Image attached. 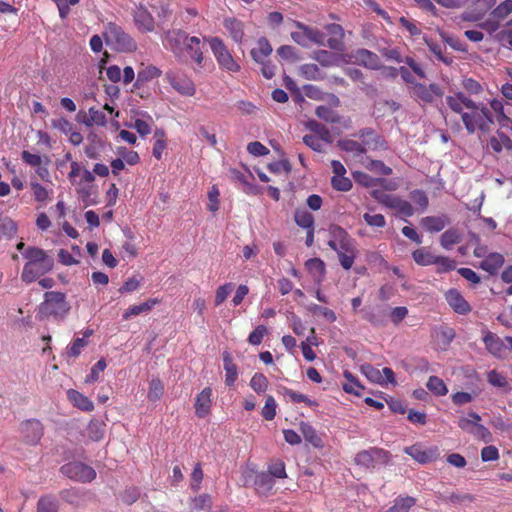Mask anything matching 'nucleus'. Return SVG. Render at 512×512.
<instances>
[{
    "label": "nucleus",
    "instance_id": "f257e3e1",
    "mask_svg": "<svg viewBox=\"0 0 512 512\" xmlns=\"http://www.w3.org/2000/svg\"><path fill=\"white\" fill-rule=\"evenodd\" d=\"M328 233V246L337 253L342 268L351 269L358 254L355 240L339 225H331Z\"/></svg>",
    "mask_w": 512,
    "mask_h": 512
},
{
    "label": "nucleus",
    "instance_id": "f03ea898",
    "mask_svg": "<svg viewBox=\"0 0 512 512\" xmlns=\"http://www.w3.org/2000/svg\"><path fill=\"white\" fill-rule=\"evenodd\" d=\"M22 255L27 259L21 273V279L25 283L34 282L54 266L53 259L41 248L28 247Z\"/></svg>",
    "mask_w": 512,
    "mask_h": 512
},
{
    "label": "nucleus",
    "instance_id": "7ed1b4c3",
    "mask_svg": "<svg viewBox=\"0 0 512 512\" xmlns=\"http://www.w3.org/2000/svg\"><path fill=\"white\" fill-rule=\"evenodd\" d=\"M69 311L70 305L66 301L65 294L50 291L44 294V301L39 306L38 316L41 320L49 317L63 320Z\"/></svg>",
    "mask_w": 512,
    "mask_h": 512
},
{
    "label": "nucleus",
    "instance_id": "20e7f679",
    "mask_svg": "<svg viewBox=\"0 0 512 512\" xmlns=\"http://www.w3.org/2000/svg\"><path fill=\"white\" fill-rule=\"evenodd\" d=\"M462 121L470 134L477 130L488 132L490 125L493 123L490 110L484 104L475 102H473L472 107L463 113Z\"/></svg>",
    "mask_w": 512,
    "mask_h": 512
},
{
    "label": "nucleus",
    "instance_id": "39448f33",
    "mask_svg": "<svg viewBox=\"0 0 512 512\" xmlns=\"http://www.w3.org/2000/svg\"><path fill=\"white\" fill-rule=\"evenodd\" d=\"M107 44L113 45L121 52H132L136 50L137 44L119 25L109 22L105 25L103 33Z\"/></svg>",
    "mask_w": 512,
    "mask_h": 512
},
{
    "label": "nucleus",
    "instance_id": "423d86ee",
    "mask_svg": "<svg viewBox=\"0 0 512 512\" xmlns=\"http://www.w3.org/2000/svg\"><path fill=\"white\" fill-rule=\"evenodd\" d=\"M189 37L184 30L173 28L162 33L161 41L164 49L170 51L178 62H183L182 47Z\"/></svg>",
    "mask_w": 512,
    "mask_h": 512
},
{
    "label": "nucleus",
    "instance_id": "0eeeda50",
    "mask_svg": "<svg viewBox=\"0 0 512 512\" xmlns=\"http://www.w3.org/2000/svg\"><path fill=\"white\" fill-rule=\"evenodd\" d=\"M207 41L218 65L222 69L228 72H238L240 70V65L234 60L231 52L220 38L212 37Z\"/></svg>",
    "mask_w": 512,
    "mask_h": 512
},
{
    "label": "nucleus",
    "instance_id": "6e6552de",
    "mask_svg": "<svg viewBox=\"0 0 512 512\" xmlns=\"http://www.w3.org/2000/svg\"><path fill=\"white\" fill-rule=\"evenodd\" d=\"M165 80L182 96L192 97L196 93L195 83L182 70H168L165 73Z\"/></svg>",
    "mask_w": 512,
    "mask_h": 512
},
{
    "label": "nucleus",
    "instance_id": "1a4fd4ad",
    "mask_svg": "<svg viewBox=\"0 0 512 512\" xmlns=\"http://www.w3.org/2000/svg\"><path fill=\"white\" fill-rule=\"evenodd\" d=\"M60 470L68 478L83 483L91 482L96 477L95 470L82 462L64 464Z\"/></svg>",
    "mask_w": 512,
    "mask_h": 512
},
{
    "label": "nucleus",
    "instance_id": "9d476101",
    "mask_svg": "<svg viewBox=\"0 0 512 512\" xmlns=\"http://www.w3.org/2000/svg\"><path fill=\"white\" fill-rule=\"evenodd\" d=\"M413 95L424 103H432L443 96V90L437 84L425 85L415 83L412 86Z\"/></svg>",
    "mask_w": 512,
    "mask_h": 512
},
{
    "label": "nucleus",
    "instance_id": "9b49d317",
    "mask_svg": "<svg viewBox=\"0 0 512 512\" xmlns=\"http://www.w3.org/2000/svg\"><path fill=\"white\" fill-rule=\"evenodd\" d=\"M183 50V62L186 63L188 59L194 61L198 66L203 64V52L201 49V40L199 37L190 36L185 42Z\"/></svg>",
    "mask_w": 512,
    "mask_h": 512
},
{
    "label": "nucleus",
    "instance_id": "f8f14e48",
    "mask_svg": "<svg viewBox=\"0 0 512 512\" xmlns=\"http://www.w3.org/2000/svg\"><path fill=\"white\" fill-rule=\"evenodd\" d=\"M404 452L420 464L433 462L439 457L437 447L423 448L420 445H412L406 447Z\"/></svg>",
    "mask_w": 512,
    "mask_h": 512
},
{
    "label": "nucleus",
    "instance_id": "ddd939ff",
    "mask_svg": "<svg viewBox=\"0 0 512 512\" xmlns=\"http://www.w3.org/2000/svg\"><path fill=\"white\" fill-rule=\"evenodd\" d=\"M445 300L450 308L457 314L467 315L471 311L470 304L457 289H449L445 293Z\"/></svg>",
    "mask_w": 512,
    "mask_h": 512
},
{
    "label": "nucleus",
    "instance_id": "4468645a",
    "mask_svg": "<svg viewBox=\"0 0 512 512\" xmlns=\"http://www.w3.org/2000/svg\"><path fill=\"white\" fill-rule=\"evenodd\" d=\"M492 110L496 113L497 121L501 126H509L512 120V104L502 99H493L490 102Z\"/></svg>",
    "mask_w": 512,
    "mask_h": 512
},
{
    "label": "nucleus",
    "instance_id": "2eb2a0df",
    "mask_svg": "<svg viewBox=\"0 0 512 512\" xmlns=\"http://www.w3.org/2000/svg\"><path fill=\"white\" fill-rule=\"evenodd\" d=\"M133 19L136 27L142 32H152L155 28L153 16L141 5L134 10Z\"/></svg>",
    "mask_w": 512,
    "mask_h": 512
},
{
    "label": "nucleus",
    "instance_id": "dca6fc26",
    "mask_svg": "<svg viewBox=\"0 0 512 512\" xmlns=\"http://www.w3.org/2000/svg\"><path fill=\"white\" fill-rule=\"evenodd\" d=\"M21 432L27 443L35 445L43 435V427L38 420H27L21 424Z\"/></svg>",
    "mask_w": 512,
    "mask_h": 512
},
{
    "label": "nucleus",
    "instance_id": "f3484780",
    "mask_svg": "<svg viewBox=\"0 0 512 512\" xmlns=\"http://www.w3.org/2000/svg\"><path fill=\"white\" fill-rule=\"evenodd\" d=\"M387 452L379 448H370L356 454L355 463L364 468L374 467L376 460L386 457Z\"/></svg>",
    "mask_w": 512,
    "mask_h": 512
},
{
    "label": "nucleus",
    "instance_id": "a211bd4d",
    "mask_svg": "<svg viewBox=\"0 0 512 512\" xmlns=\"http://www.w3.org/2000/svg\"><path fill=\"white\" fill-rule=\"evenodd\" d=\"M212 389L210 387L204 388L196 397L195 401V414L199 418L206 417L211 410L212 406Z\"/></svg>",
    "mask_w": 512,
    "mask_h": 512
},
{
    "label": "nucleus",
    "instance_id": "6ab92c4d",
    "mask_svg": "<svg viewBox=\"0 0 512 512\" xmlns=\"http://www.w3.org/2000/svg\"><path fill=\"white\" fill-rule=\"evenodd\" d=\"M483 342L486 350L494 357L501 358L505 349L503 340L495 333L483 331Z\"/></svg>",
    "mask_w": 512,
    "mask_h": 512
},
{
    "label": "nucleus",
    "instance_id": "aec40b11",
    "mask_svg": "<svg viewBox=\"0 0 512 512\" xmlns=\"http://www.w3.org/2000/svg\"><path fill=\"white\" fill-rule=\"evenodd\" d=\"M330 38L326 41L327 46L333 50L341 51L343 49L344 30L341 25L331 23L325 26Z\"/></svg>",
    "mask_w": 512,
    "mask_h": 512
},
{
    "label": "nucleus",
    "instance_id": "412c9836",
    "mask_svg": "<svg viewBox=\"0 0 512 512\" xmlns=\"http://www.w3.org/2000/svg\"><path fill=\"white\" fill-rule=\"evenodd\" d=\"M446 102L452 111L460 114L462 117L463 113L473 106L474 101L460 92L452 96H447Z\"/></svg>",
    "mask_w": 512,
    "mask_h": 512
},
{
    "label": "nucleus",
    "instance_id": "4be33fe9",
    "mask_svg": "<svg viewBox=\"0 0 512 512\" xmlns=\"http://www.w3.org/2000/svg\"><path fill=\"white\" fill-rule=\"evenodd\" d=\"M355 61L369 69H379L381 67V61L377 54L367 50L359 49L354 55Z\"/></svg>",
    "mask_w": 512,
    "mask_h": 512
},
{
    "label": "nucleus",
    "instance_id": "5701e85b",
    "mask_svg": "<svg viewBox=\"0 0 512 512\" xmlns=\"http://www.w3.org/2000/svg\"><path fill=\"white\" fill-rule=\"evenodd\" d=\"M161 74H162V71L158 67H156L154 65L145 66L138 71V74H137V77H136V80H135L133 86H134V88L139 89L147 82H150L153 79L160 77Z\"/></svg>",
    "mask_w": 512,
    "mask_h": 512
},
{
    "label": "nucleus",
    "instance_id": "b1692460",
    "mask_svg": "<svg viewBox=\"0 0 512 512\" xmlns=\"http://www.w3.org/2000/svg\"><path fill=\"white\" fill-rule=\"evenodd\" d=\"M67 397L69 401L78 409L90 412L94 409L93 402L82 393L78 392L77 390L70 389L67 391Z\"/></svg>",
    "mask_w": 512,
    "mask_h": 512
},
{
    "label": "nucleus",
    "instance_id": "393cba45",
    "mask_svg": "<svg viewBox=\"0 0 512 512\" xmlns=\"http://www.w3.org/2000/svg\"><path fill=\"white\" fill-rule=\"evenodd\" d=\"M448 218L445 215L442 216H427L421 219L422 227L431 233L440 232L448 224Z\"/></svg>",
    "mask_w": 512,
    "mask_h": 512
},
{
    "label": "nucleus",
    "instance_id": "a878e982",
    "mask_svg": "<svg viewBox=\"0 0 512 512\" xmlns=\"http://www.w3.org/2000/svg\"><path fill=\"white\" fill-rule=\"evenodd\" d=\"M159 303V300L156 298L149 299L141 304L133 305L124 311L122 315L123 320H128L132 316H137L142 313H148L152 310V308Z\"/></svg>",
    "mask_w": 512,
    "mask_h": 512
},
{
    "label": "nucleus",
    "instance_id": "bb28decb",
    "mask_svg": "<svg viewBox=\"0 0 512 512\" xmlns=\"http://www.w3.org/2000/svg\"><path fill=\"white\" fill-rule=\"evenodd\" d=\"M295 26L299 28L300 30H304L305 34L307 36L308 44L310 42L315 43L319 46L327 45V42L325 41V34L321 32L317 28H312L310 26H307L299 21L295 22Z\"/></svg>",
    "mask_w": 512,
    "mask_h": 512
},
{
    "label": "nucleus",
    "instance_id": "cd10ccee",
    "mask_svg": "<svg viewBox=\"0 0 512 512\" xmlns=\"http://www.w3.org/2000/svg\"><path fill=\"white\" fill-rule=\"evenodd\" d=\"M224 27L236 43H241L244 36L243 23L235 18L224 20Z\"/></svg>",
    "mask_w": 512,
    "mask_h": 512
},
{
    "label": "nucleus",
    "instance_id": "c85d7f7f",
    "mask_svg": "<svg viewBox=\"0 0 512 512\" xmlns=\"http://www.w3.org/2000/svg\"><path fill=\"white\" fill-rule=\"evenodd\" d=\"M223 367L225 370L226 385H234L238 377L237 367L233 363L232 357L227 351L223 353Z\"/></svg>",
    "mask_w": 512,
    "mask_h": 512
},
{
    "label": "nucleus",
    "instance_id": "c756f323",
    "mask_svg": "<svg viewBox=\"0 0 512 512\" xmlns=\"http://www.w3.org/2000/svg\"><path fill=\"white\" fill-rule=\"evenodd\" d=\"M254 484L257 493L266 496L273 489L275 482L269 474L261 472L256 475Z\"/></svg>",
    "mask_w": 512,
    "mask_h": 512
},
{
    "label": "nucleus",
    "instance_id": "7c9ffc66",
    "mask_svg": "<svg viewBox=\"0 0 512 512\" xmlns=\"http://www.w3.org/2000/svg\"><path fill=\"white\" fill-rule=\"evenodd\" d=\"M272 53V47L266 38H260L257 47L251 50V56L257 63H263Z\"/></svg>",
    "mask_w": 512,
    "mask_h": 512
},
{
    "label": "nucleus",
    "instance_id": "2f4dec72",
    "mask_svg": "<svg viewBox=\"0 0 512 512\" xmlns=\"http://www.w3.org/2000/svg\"><path fill=\"white\" fill-rule=\"evenodd\" d=\"M504 257L500 253H490L480 264V267L490 274H495L503 265Z\"/></svg>",
    "mask_w": 512,
    "mask_h": 512
},
{
    "label": "nucleus",
    "instance_id": "473e14b6",
    "mask_svg": "<svg viewBox=\"0 0 512 512\" xmlns=\"http://www.w3.org/2000/svg\"><path fill=\"white\" fill-rule=\"evenodd\" d=\"M416 499L411 496H398L391 507L384 512H409L415 506Z\"/></svg>",
    "mask_w": 512,
    "mask_h": 512
},
{
    "label": "nucleus",
    "instance_id": "72a5a7b5",
    "mask_svg": "<svg viewBox=\"0 0 512 512\" xmlns=\"http://www.w3.org/2000/svg\"><path fill=\"white\" fill-rule=\"evenodd\" d=\"M488 146L496 153L502 152L504 149L512 148L511 139L504 133L498 132L495 136H492L489 140Z\"/></svg>",
    "mask_w": 512,
    "mask_h": 512
},
{
    "label": "nucleus",
    "instance_id": "f704fd0d",
    "mask_svg": "<svg viewBox=\"0 0 512 512\" xmlns=\"http://www.w3.org/2000/svg\"><path fill=\"white\" fill-rule=\"evenodd\" d=\"M305 267L313 276L314 280L320 282L325 273V264L319 258H311L305 262Z\"/></svg>",
    "mask_w": 512,
    "mask_h": 512
},
{
    "label": "nucleus",
    "instance_id": "c9c22d12",
    "mask_svg": "<svg viewBox=\"0 0 512 512\" xmlns=\"http://www.w3.org/2000/svg\"><path fill=\"white\" fill-rule=\"evenodd\" d=\"M306 127L311 132H313L312 135H316V136L322 138L325 141V143H327V144L332 143V141H333L332 135H331L330 131L328 130V128H326L323 124H321L315 120H309L306 122Z\"/></svg>",
    "mask_w": 512,
    "mask_h": 512
},
{
    "label": "nucleus",
    "instance_id": "e433bc0d",
    "mask_svg": "<svg viewBox=\"0 0 512 512\" xmlns=\"http://www.w3.org/2000/svg\"><path fill=\"white\" fill-rule=\"evenodd\" d=\"M461 240V233L457 229L451 228L446 230L441 235L440 243L444 249L450 250L455 244H458Z\"/></svg>",
    "mask_w": 512,
    "mask_h": 512
},
{
    "label": "nucleus",
    "instance_id": "4c0bfd02",
    "mask_svg": "<svg viewBox=\"0 0 512 512\" xmlns=\"http://www.w3.org/2000/svg\"><path fill=\"white\" fill-rule=\"evenodd\" d=\"M315 114L318 118L324 120L325 122L333 124L341 123V116L329 106H318L315 110Z\"/></svg>",
    "mask_w": 512,
    "mask_h": 512
},
{
    "label": "nucleus",
    "instance_id": "58836bf2",
    "mask_svg": "<svg viewBox=\"0 0 512 512\" xmlns=\"http://www.w3.org/2000/svg\"><path fill=\"white\" fill-rule=\"evenodd\" d=\"M480 421H481V416L478 413L471 411L468 413L467 416L460 417L458 419L457 424L461 430L471 434V432L473 431V428Z\"/></svg>",
    "mask_w": 512,
    "mask_h": 512
},
{
    "label": "nucleus",
    "instance_id": "ea45409f",
    "mask_svg": "<svg viewBox=\"0 0 512 512\" xmlns=\"http://www.w3.org/2000/svg\"><path fill=\"white\" fill-rule=\"evenodd\" d=\"M294 220L303 229L311 230L314 227V216L305 209L296 210Z\"/></svg>",
    "mask_w": 512,
    "mask_h": 512
},
{
    "label": "nucleus",
    "instance_id": "a19ab883",
    "mask_svg": "<svg viewBox=\"0 0 512 512\" xmlns=\"http://www.w3.org/2000/svg\"><path fill=\"white\" fill-rule=\"evenodd\" d=\"M373 197L383 206H385L388 209L395 210L397 207V204L401 200V197L393 194H387L380 191H374Z\"/></svg>",
    "mask_w": 512,
    "mask_h": 512
},
{
    "label": "nucleus",
    "instance_id": "79ce46f5",
    "mask_svg": "<svg viewBox=\"0 0 512 512\" xmlns=\"http://www.w3.org/2000/svg\"><path fill=\"white\" fill-rule=\"evenodd\" d=\"M413 260L420 266H429L433 265L435 262V257L433 253L426 250L425 248H420L415 250L412 253Z\"/></svg>",
    "mask_w": 512,
    "mask_h": 512
},
{
    "label": "nucleus",
    "instance_id": "37998d69",
    "mask_svg": "<svg viewBox=\"0 0 512 512\" xmlns=\"http://www.w3.org/2000/svg\"><path fill=\"white\" fill-rule=\"evenodd\" d=\"M360 370L370 382L383 386L384 376L378 368L371 364H363L361 365Z\"/></svg>",
    "mask_w": 512,
    "mask_h": 512
},
{
    "label": "nucleus",
    "instance_id": "c03bdc74",
    "mask_svg": "<svg viewBox=\"0 0 512 512\" xmlns=\"http://www.w3.org/2000/svg\"><path fill=\"white\" fill-rule=\"evenodd\" d=\"M426 386L436 396H444L448 393L446 384L437 376H430Z\"/></svg>",
    "mask_w": 512,
    "mask_h": 512
},
{
    "label": "nucleus",
    "instance_id": "a18cd8bd",
    "mask_svg": "<svg viewBox=\"0 0 512 512\" xmlns=\"http://www.w3.org/2000/svg\"><path fill=\"white\" fill-rule=\"evenodd\" d=\"M84 124L86 126H105L107 124V118L102 111L96 109L95 107H91L88 110V118L84 121Z\"/></svg>",
    "mask_w": 512,
    "mask_h": 512
},
{
    "label": "nucleus",
    "instance_id": "49530a36",
    "mask_svg": "<svg viewBox=\"0 0 512 512\" xmlns=\"http://www.w3.org/2000/svg\"><path fill=\"white\" fill-rule=\"evenodd\" d=\"M487 381L494 387L507 388V391L510 390L507 378L497 370H491L487 373Z\"/></svg>",
    "mask_w": 512,
    "mask_h": 512
},
{
    "label": "nucleus",
    "instance_id": "de8ad7c7",
    "mask_svg": "<svg viewBox=\"0 0 512 512\" xmlns=\"http://www.w3.org/2000/svg\"><path fill=\"white\" fill-rule=\"evenodd\" d=\"M88 436L93 441H99L103 438L105 425L98 420H93L88 425Z\"/></svg>",
    "mask_w": 512,
    "mask_h": 512
},
{
    "label": "nucleus",
    "instance_id": "09e8293b",
    "mask_svg": "<svg viewBox=\"0 0 512 512\" xmlns=\"http://www.w3.org/2000/svg\"><path fill=\"white\" fill-rule=\"evenodd\" d=\"M339 147L342 150L346 152H351L356 156L364 154L366 152L365 147L355 140H342L339 142Z\"/></svg>",
    "mask_w": 512,
    "mask_h": 512
},
{
    "label": "nucleus",
    "instance_id": "8fccbe9b",
    "mask_svg": "<svg viewBox=\"0 0 512 512\" xmlns=\"http://www.w3.org/2000/svg\"><path fill=\"white\" fill-rule=\"evenodd\" d=\"M300 429L306 441L316 447L320 445L321 439L318 437L315 429L310 424L301 422Z\"/></svg>",
    "mask_w": 512,
    "mask_h": 512
},
{
    "label": "nucleus",
    "instance_id": "3c124183",
    "mask_svg": "<svg viewBox=\"0 0 512 512\" xmlns=\"http://www.w3.org/2000/svg\"><path fill=\"white\" fill-rule=\"evenodd\" d=\"M433 265L437 266V273H446L455 269L456 262L446 256L436 255Z\"/></svg>",
    "mask_w": 512,
    "mask_h": 512
},
{
    "label": "nucleus",
    "instance_id": "603ef678",
    "mask_svg": "<svg viewBox=\"0 0 512 512\" xmlns=\"http://www.w3.org/2000/svg\"><path fill=\"white\" fill-rule=\"evenodd\" d=\"M164 393V385L160 379H152L149 384L148 398L151 401L159 400Z\"/></svg>",
    "mask_w": 512,
    "mask_h": 512
},
{
    "label": "nucleus",
    "instance_id": "864d4df0",
    "mask_svg": "<svg viewBox=\"0 0 512 512\" xmlns=\"http://www.w3.org/2000/svg\"><path fill=\"white\" fill-rule=\"evenodd\" d=\"M87 346V340L77 337L66 348V354L69 357L76 358L80 355L83 348Z\"/></svg>",
    "mask_w": 512,
    "mask_h": 512
},
{
    "label": "nucleus",
    "instance_id": "5fc2aeb1",
    "mask_svg": "<svg viewBox=\"0 0 512 512\" xmlns=\"http://www.w3.org/2000/svg\"><path fill=\"white\" fill-rule=\"evenodd\" d=\"M251 388L258 394L264 393L268 387V380L262 373H255L250 380Z\"/></svg>",
    "mask_w": 512,
    "mask_h": 512
},
{
    "label": "nucleus",
    "instance_id": "6e6d98bb",
    "mask_svg": "<svg viewBox=\"0 0 512 512\" xmlns=\"http://www.w3.org/2000/svg\"><path fill=\"white\" fill-rule=\"evenodd\" d=\"M415 209L410 202L401 198L394 210V215L400 218H408L414 215Z\"/></svg>",
    "mask_w": 512,
    "mask_h": 512
},
{
    "label": "nucleus",
    "instance_id": "4d7b16f0",
    "mask_svg": "<svg viewBox=\"0 0 512 512\" xmlns=\"http://www.w3.org/2000/svg\"><path fill=\"white\" fill-rule=\"evenodd\" d=\"M37 512H57V501L50 496L41 497L37 503Z\"/></svg>",
    "mask_w": 512,
    "mask_h": 512
},
{
    "label": "nucleus",
    "instance_id": "13d9d810",
    "mask_svg": "<svg viewBox=\"0 0 512 512\" xmlns=\"http://www.w3.org/2000/svg\"><path fill=\"white\" fill-rule=\"evenodd\" d=\"M343 375L348 381V383L343 384V390L347 393L359 395V391L357 389H362L363 387L359 384L357 379L347 370L344 371Z\"/></svg>",
    "mask_w": 512,
    "mask_h": 512
},
{
    "label": "nucleus",
    "instance_id": "bf43d9fd",
    "mask_svg": "<svg viewBox=\"0 0 512 512\" xmlns=\"http://www.w3.org/2000/svg\"><path fill=\"white\" fill-rule=\"evenodd\" d=\"M107 367L106 361L104 359H100L93 365L90 370V373L86 376V383H94L98 381L100 373H102Z\"/></svg>",
    "mask_w": 512,
    "mask_h": 512
},
{
    "label": "nucleus",
    "instance_id": "052dcab7",
    "mask_svg": "<svg viewBox=\"0 0 512 512\" xmlns=\"http://www.w3.org/2000/svg\"><path fill=\"white\" fill-rule=\"evenodd\" d=\"M424 41L426 43V45L429 47L430 51L442 62L446 63V64H450L451 63V59L444 56L443 55V51H442V45L436 43L435 41H433L431 38H428V37H424Z\"/></svg>",
    "mask_w": 512,
    "mask_h": 512
},
{
    "label": "nucleus",
    "instance_id": "680f3d73",
    "mask_svg": "<svg viewBox=\"0 0 512 512\" xmlns=\"http://www.w3.org/2000/svg\"><path fill=\"white\" fill-rule=\"evenodd\" d=\"M117 154L121 159H123L124 163L129 165H135L140 161L139 154L136 151L128 150L125 147H119L117 149Z\"/></svg>",
    "mask_w": 512,
    "mask_h": 512
},
{
    "label": "nucleus",
    "instance_id": "e2e57ef3",
    "mask_svg": "<svg viewBox=\"0 0 512 512\" xmlns=\"http://www.w3.org/2000/svg\"><path fill=\"white\" fill-rule=\"evenodd\" d=\"M313 59L319 62L322 66H332L335 63V55L327 50H318L313 54Z\"/></svg>",
    "mask_w": 512,
    "mask_h": 512
},
{
    "label": "nucleus",
    "instance_id": "0e129e2a",
    "mask_svg": "<svg viewBox=\"0 0 512 512\" xmlns=\"http://www.w3.org/2000/svg\"><path fill=\"white\" fill-rule=\"evenodd\" d=\"M276 401L273 396H268L262 409V416L265 420H273L276 416Z\"/></svg>",
    "mask_w": 512,
    "mask_h": 512
},
{
    "label": "nucleus",
    "instance_id": "69168bd1",
    "mask_svg": "<svg viewBox=\"0 0 512 512\" xmlns=\"http://www.w3.org/2000/svg\"><path fill=\"white\" fill-rule=\"evenodd\" d=\"M332 187L337 191L347 192L352 188V182L349 178L343 176H333L331 179Z\"/></svg>",
    "mask_w": 512,
    "mask_h": 512
},
{
    "label": "nucleus",
    "instance_id": "338daca9",
    "mask_svg": "<svg viewBox=\"0 0 512 512\" xmlns=\"http://www.w3.org/2000/svg\"><path fill=\"white\" fill-rule=\"evenodd\" d=\"M191 507L195 510H209L211 508V497L208 494H201L192 499Z\"/></svg>",
    "mask_w": 512,
    "mask_h": 512
},
{
    "label": "nucleus",
    "instance_id": "774afa93",
    "mask_svg": "<svg viewBox=\"0 0 512 512\" xmlns=\"http://www.w3.org/2000/svg\"><path fill=\"white\" fill-rule=\"evenodd\" d=\"M512 12V0H505L499 4L493 11L492 15L497 19H504Z\"/></svg>",
    "mask_w": 512,
    "mask_h": 512
}]
</instances>
